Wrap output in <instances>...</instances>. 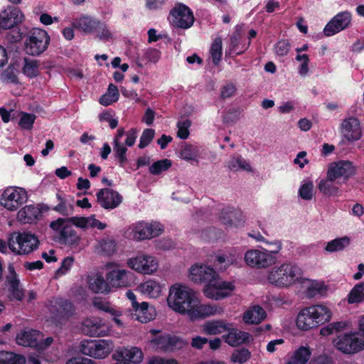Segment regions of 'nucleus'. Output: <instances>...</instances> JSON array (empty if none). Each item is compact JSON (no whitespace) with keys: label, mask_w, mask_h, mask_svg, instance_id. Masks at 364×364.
Segmentation results:
<instances>
[{"label":"nucleus","mask_w":364,"mask_h":364,"mask_svg":"<svg viewBox=\"0 0 364 364\" xmlns=\"http://www.w3.org/2000/svg\"><path fill=\"white\" fill-rule=\"evenodd\" d=\"M161 58V52L154 48H147L139 54L136 58V64L142 68L149 63H156Z\"/></svg>","instance_id":"c85d7f7f"},{"label":"nucleus","mask_w":364,"mask_h":364,"mask_svg":"<svg viewBox=\"0 0 364 364\" xmlns=\"http://www.w3.org/2000/svg\"><path fill=\"white\" fill-rule=\"evenodd\" d=\"M99 20L87 15H82L74 20L73 25L75 28L85 33H93L99 26Z\"/></svg>","instance_id":"7c9ffc66"},{"label":"nucleus","mask_w":364,"mask_h":364,"mask_svg":"<svg viewBox=\"0 0 364 364\" xmlns=\"http://www.w3.org/2000/svg\"><path fill=\"white\" fill-rule=\"evenodd\" d=\"M59 240L61 244L74 245L78 244L80 237L72 225H65L63 230H61L59 235Z\"/></svg>","instance_id":"473e14b6"},{"label":"nucleus","mask_w":364,"mask_h":364,"mask_svg":"<svg viewBox=\"0 0 364 364\" xmlns=\"http://www.w3.org/2000/svg\"><path fill=\"white\" fill-rule=\"evenodd\" d=\"M251 356V353L247 348L237 349L231 355L230 360L232 363L242 364L247 361Z\"/></svg>","instance_id":"3c124183"},{"label":"nucleus","mask_w":364,"mask_h":364,"mask_svg":"<svg viewBox=\"0 0 364 364\" xmlns=\"http://www.w3.org/2000/svg\"><path fill=\"white\" fill-rule=\"evenodd\" d=\"M314 184L312 181H307L301 186L299 196L304 200H309L313 197Z\"/></svg>","instance_id":"5fc2aeb1"},{"label":"nucleus","mask_w":364,"mask_h":364,"mask_svg":"<svg viewBox=\"0 0 364 364\" xmlns=\"http://www.w3.org/2000/svg\"><path fill=\"white\" fill-rule=\"evenodd\" d=\"M74 262V257H67L63 259V260L61 262V266L60 268L56 271V274L59 275H64L65 274L68 270L71 268Z\"/></svg>","instance_id":"0e129e2a"},{"label":"nucleus","mask_w":364,"mask_h":364,"mask_svg":"<svg viewBox=\"0 0 364 364\" xmlns=\"http://www.w3.org/2000/svg\"><path fill=\"white\" fill-rule=\"evenodd\" d=\"M193 306H191L187 314L192 321L205 318L220 312L219 307L216 305L201 304L198 296L196 297V305Z\"/></svg>","instance_id":"4be33fe9"},{"label":"nucleus","mask_w":364,"mask_h":364,"mask_svg":"<svg viewBox=\"0 0 364 364\" xmlns=\"http://www.w3.org/2000/svg\"><path fill=\"white\" fill-rule=\"evenodd\" d=\"M113 151L115 158L119 161V165L124 167L127 161V149L119 140H114Z\"/></svg>","instance_id":"a18cd8bd"},{"label":"nucleus","mask_w":364,"mask_h":364,"mask_svg":"<svg viewBox=\"0 0 364 364\" xmlns=\"http://www.w3.org/2000/svg\"><path fill=\"white\" fill-rule=\"evenodd\" d=\"M190 278L196 283H207L204 294L210 299L220 300L230 296L235 289L231 282L221 281L215 269L203 265L195 264L190 268Z\"/></svg>","instance_id":"f257e3e1"},{"label":"nucleus","mask_w":364,"mask_h":364,"mask_svg":"<svg viewBox=\"0 0 364 364\" xmlns=\"http://www.w3.org/2000/svg\"><path fill=\"white\" fill-rule=\"evenodd\" d=\"M168 20L176 28L187 29L191 28L195 21L191 9L182 3H177L170 11Z\"/></svg>","instance_id":"9d476101"},{"label":"nucleus","mask_w":364,"mask_h":364,"mask_svg":"<svg viewBox=\"0 0 364 364\" xmlns=\"http://www.w3.org/2000/svg\"><path fill=\"white\" fill-rule=\"evenodd\" d=\"M347 326L345 321H337L328 323L326 326L321 328L320 334L323 336H328L334 332H339Z\"/></svg>","instance_id":"8fccbe9b"},{"label":"nucleus","mask_w":364,"mask_h":364,"mask_svg":"<svg viewBox=\"0 0 364 364\" xmlns=\"http://www.w3.org/2000/svg\"><path fill=\"white\" fill-rule=\"evenodd\" d=\"M245 261L251 267L266 268L275 263L276 257L267 250H250L245 255Z\"/></svg>","instance_id":"f8f14e48"},{"label":"nucleus","mask_w":364,"mask_h":364,"mask_svg":"<svg viewBox=\"0 0 364 364\" xmlns=\"http://www.w3.org/2000/svg\"><path fill=\"white\" fill-rule=\"evenodd\" d=\"M213 63L217 65L221 60L223 55L222 39L220 37L215 38L210 50Z\"/></svg>","instance_id":"49530a36"},{"label":"nucleus","mask_w":364,"mask_h":364,"mask_svg":"<svg viewBox=\"0 0 364 364\" xmlns=\"http://www.w3.org/2000/svg\"><path fill=\"white\" fill-rule=\"evenodd\" d=\"M94 32L97 33V36L101 40H107L112 37V33L107 29L106 25L101 21H99V26Z\"/></svg>","instance_id":"e2e57ef3"},{"label":"nucleus","mask_w":364,"mask_h":364,"mask_svg":"<svg viewBox=\"0 0 364 364\" xmlns=\"http://www.w3.org/2000/svg\"><path fill=\"white\" fill-rule=\"evenodd\" d=\"M172 165V162L170 159H164L159 160L153 163L149 166V172L152 175H159L162 172L167 171Z\"/></svg>","instance_id":"de8ad7c7"},{"label":"nucleus","mask_w":364,"mask_h":364,"mask_svg":"<svg viewBox=\"0 0 364 364\" xmlns=\"http://www.w3.org/2000/svg\"><path fill=\"white\" fill-rule=\"evenodd\" d=\"M132 277L129 271L119 269L109 271L106 275L109 287L115 288L129 286Z\"/></svg>","instance_id":"5701e85b"},{"label":"nucleus","mask_w":364,"mask_h":364,"mask_svg":"<svg viewBox=\"0 0 364 364\" xmlns=\"http://www.w3.org/2000/svg\"><path fill=\"white\" fill-rule=\"evenodd\" d=\"M39 240L31 232H14L8 238L10 250L17 255H28L38 247Z\"/></svg>","instance_id":"423d86ee"},{"label":"nucleus","mask_w":364,"mask_h":364,"mask_svg":"<svg viewBox=\"0 0 364 364\" xmlns=\"http://www.w3.org/2000/svg\"><path fill=\"white\" fill-rule=\"evenodd\" d=\"M196 294L191 288L175 284L169 289L167 303L171 309L181 314H187L196 302Z\"/></svg>","instance_id":"20e7f679"},{"label":"nucleus","mask_w":364,"mask_h":364,"mask_svg":"<svg viewBox=\"0 0 364 364\" xmlns=\"http://www.w3.org/2000/svg\"><path fill=\"white\" fill-rule=\"evenodd\" d=\"M331 316V311L326 306L311 305L299 311L296 323L299 329L308 331L329 321Z\"/></svg>","instance_id":"f03ea898"},{"label":"nucleus","mask_w":364,"mask_h":364,"mask_svg":"<svg viewBox=\"0 0 364 364\" xmlns=\"http://www.w3.org/2000/svg\"><path fill=\"white\" fill-rule=\"evenodd\" d=\"M235 261V259H234L231 257H228L225 255H218L216 257L215 260V265L222 264L223 266H221L220 267V269L225 270L230 264H234Z\"/></svg>","instance_id":"680f3d73"},{"label":"nucleus","mask_w":364,"mask_h":364,"mask_svg":"<svg viewBox=\"0 0 364 364\" xmlns=\"http://www.w3.org/2000/svg\"><path fill=\"white\" fill-rule=\"evenodd\" d=\"M50 41V36L45 30L34 28L25 39V52L30 55H39L48 48Z\"/></svg>","instance_id":"0eeeda50"},{"label":"nucleus","mask_w":364,"mask_h":364,"mask_svg":"<svg viewBox=\"0 0 364 364\" xmlns=\"http://www.w3.org/2000/svg\"><path fill=\"white\" fill-rule=\"evenodd\" d=\"M89 288L95 293H105L110 291L108 281H105L102 276L99 275L93 280L89 281Z\"/></svg>","instance_id":"4c0bfd02"},{"label":"nucleus","mask_w":364,"mask_h":364,"mask_svg":"<svg viewBox=\"0 0 364 364\" xmlns=\"http://www.w3.org/2000/svg\"><path fill=\"white\" fill-rule=\"evenodd\" d=\"M226 330V324L220 321H207L203 325V332L207 335H217Z\"/></svg>","instance_id":"37998d69"},{"label":"nucleus","mask_w":364,"mask_h":364,"mask_svg":"<svg viewBox=\"0 0 364 364\" xmlns=\"http://www.w3.org/2000/svg\"><path fill=\"white\" fill-rule=\"evenodd\" d=\"M289 48L290 43L287 40L279 41L274 46L277 55L280 56H284L287 55L289 51Z\"/></svg>","instance_id":"052dcab7"},{"label":"nucleus","mask_w":364,"mask_h":364,"mask_svg":"<svg viewBox=\"0 0 364 364\" xmlns=\"http://www.w3.org/2000/svg\"><path fill=\"white\" fill-rule=\"evenodd\" d=\"M333 343L343 353L353 354L364 349V336L358 331L340 334L333 339Z\"/></svg>","instance_id":"6e6552de"},{"label":"nucleus","mask_w":364,"mask_h":364,"mask_svg":"<svg viewBox=\"0 0 364 364\" xmlns=\"http://www.w3.org/2000/svg\"><path fill=\"white\" fill-rule=\"evenodd\" d=\"M163 226L159 223H149L139 222L133 228V237L137 240H143L157 237L163 232Z\"/></svg>","instance_id":"f3484780"},{"label":"nucleus","mask_w":364,"mask_h":364,"mask_svg":"<svg viewBox=\"0 0 364 364\" xmlns=\"http://www.w3.org/2000/svg\"><path fill=\"white\" fill-rule=\"evenodd\" d=\"M155 136V131L153 129L147 128L145 129L139 139L138 147L139 149H144L152 141Z\"/></svg>","instance_id":"864d4df0"},{"label":"nucleus","mask_w":364,"mask_h":364,"mask_svg":"<svg viewBox=\"0 0 364 364\" xmlns=\"http://www.w3.org/2000/svg\"><path fill=\"white\" fill-rule=\"evenodd\" d=\"M5 358L6 364H25L26 358L23 355L6 352L2 355Z\"/></svg>","instance_id":"13d9d810"},{"label":"nucleus","mask_w":364,"mask_h":364,"mask_svg":"<svg viewBox=\"0 0 364 364\" xmlns=\"http://www.w3.org/2000/svg\"><path fill=\"white\" fill-rule=\"evenodd\" d=\"M301 277L302 270L297 264L284 262L272 268L268 273L267 279L277 287L287 288L298 282Z\"/></svg>","instance_id":"7ed1b4c3"},{"label":"nucleus","mask_w":364,"mask_h":364,"mask_svg":"<svg viewBox=\"0 0 364 364\" xmlns=\"http://www.w3.org/2000/svg\"><path fill=\"white\" fill-rule=\"evenodd\" d=\"M97 202L104 209L112 210L117 208L122 202V196L117 191L105 188L96 193Z\"/></svg>","instance_id":"a211bd4d"},{"label":"nucleus","mask_w":364,"mask_h":364,"mask_svg":"<svg viewBox=\"0 0 364 364\" xmlns=\"http://www.w3.org/2000/svg\"><path fill=\"white\" fill-rule=\"evenodd\" d=\"M80 352L97 359L106 358L111 351L110 344L106 340H84L80 346Z\"/></svg>","instance_id":"9b49d317"},{"label":"nucleus","mask_w":364,"mask_h":364,"mask_svg":"<svg viewBox=\"0 0 364 364\" xmlns=\"http://www.w3.org/2000/svg\"><path fill=\"white\" fill-rule=\"evenodd\" d=\"M362 301H364V282L355 284L348 296L349 304L360 303Z\"/></svg>","instance_id":"79ce46f5"},{"label":"nucleus","mask_w":364,"mask_h":364,"mask_svg":"<svg viewBox=\"0 0 364 364\" xmlns=\"http://www.w3.org/2000/svg\"><path fill=\"white\" fill-rule=\"evenodd\" d=\"M356 173V168L352 161L340 160L329 164L327 175L335 179L343 178L346 182Z\"/></svg>","instance_id":"ddd939ff"},{"label":"nucleus","mask_w":364,"mask_h":364,"mask_svg":"<svg viewBox=\"0 0 364 364\" xmlns=\"http://www.w3.org/2000/svg\"><path fill=\"white\" fill-rule=\"evenodd\" d=\"M66 223H68L66 217L58 218L57 220L50 222V228L55 232H59L60 234L61 230H63L65 225H68Z\"/></svg>","instance_id":"774afa93"},{"label":"nucleus","mask_w":364,"mask_h":364,"mask_svg":"<svg viewBox=\"0 0 364 364\" xmlns=\"http://www.w3.org/2000/svg\"><path fill=\"white\" fill-rule=\"evenodd\" d=\"M50 311L55 321L63 323L73 316L75 306L69 299L57 298L50 305Z\"/></svg>","instance_id":"4468645a"},{"label":"nucleus","mask_w":364,"mask_h":364,"mask_svg":"<svg viewBox=\"0 0 364 364\" xmlns=\"http://www.w3.org/2000/svg\"><path fill=\"white\" fill-rule=\"evenodd\" d=\"M311 355V351L309 347L300 346L293 354V357L303 364H306Z\"/></svg>","instance_id":"603ef678"},{"label":"nucleus","mask_w":364,"mask_h":364,"mask_svg":"<svg viewBox=\"0 0 364 364\" xmlns=\"http://www.w3.org/2000/svg\"><path fill=\"white\" fill-rule=\"evenodd\" d=\"M22 71L23 73L29 78L37 77L39 75L38 60L24 58V65L22 68Z\"/></svg>","instance_id":"c03bdc74"},{"label":"nucleus","mask_w":364,"mask_h":364,"mask_svg":"<svg viewBox=\"0 0 364 364\" xmlns=\"http://www.w3.org/2000/svg\"><path fill=\"white\" fill-rule=\"evenodd\" d=\"M119 93L118 88L113 84H109L106 93L102 95L100 98V103L103 106H108L119 100Z\"/></svg>","instance_id":"e433bc0d"},{"label":"nucleus","mask_w":364,"mask_h":364,"mask_svg":"<svg viewBox=\"0 0 364 364\" xmlns=\"http://www.w3.org/2000/svg\"><path fill=\"white\" fill-rule=\"evenodd\" d=\"M177 136L181 139H186L190 134L189 127L191 122L188 119L178 123Z\"/></svg>","instance_id":"bf43d9fd"},{"label":"nucleus","mask_w":364,"mask_h":364,"mask_svg":"<svg viewBox=\"0 0 364 364\" xmlns=\"http://www.w3.org/2000/svg\"><path fill=\"white\" fill-rule=\"evenodd\" d=\"M127 264L131 269L144 274H151L158 268V262L154 257L144 255L129 259Z\"/></svg>","instance_id":"dca6fc26"},{"label":"nucleus","mask_w":364,"mask_h":364,"mask_svg":"<svg viewBox=\"0 0 364 364\" xmlns=\"http://www.w3.org/2000/svg\"><path fill=\"white\" fill-rule=\"evenodd\" d=\"M150 333L154 336L149 341L150 346L156 351L161 353H173L182 349L188 343L181 337L170 333H161L160 331L151 329Z\"/></svg>","instance_id":"39448f33"},{"label":"nucleus","mask_w":364,"mask_h":364,"mask_svg":"<svg viewBox=\"0 0 364 364\" xmlns=\"http://www.w3.org/2000/svg\"><path fill=\"white\" fill-rule=\"evenodd\" d=\"M228 167L232 171H237L240 169L251 171V166L240 155L232 156L228 161Z\"/></svg>","instance_id":"ea45409f"},{"label":"nucleus","mask_w":364,"mask_h":364,"mask_svg":"<svg viewBox=\"0 0 364 364\" xmlns=\"http://www.w3.org/2000/svg\"><path fill=\"white\" fill-rule=\"evenodd\" d=\"M100 252L105 255L110 256L112 255L117 250V245L113 239L105 238L99 242Z\"/></svg>","instance_id":"09e8293b"},{"label":"nucleus","mask_w":364,"mask_h":364,"mask_svg":"<svg viewBox=\"0 0 364 364\" xmlns=\"http://www.w3.org/2000/svg\"><path fill=\"white\" fill-rule=\"evenodd\" d=\"M38 207L35 205H28L22 208L17 214L19 220L24 223H31L39 215Z\"/></svg>","instance_id":"f704fd0d"},{"label":"nucleus","mask_w":364,"mask_h":364,"mask_svg":"<svg viewBox=\"0 0 364 364\" xmlns=\"http://www.w3.org/2000/svg\"><path fill=\"white\" fill-rule=\"evenodd\" d=\"M349 245V237L346 236L338 237L328 242L325 247V250L328 252H339L344 250Z\"/></svg>","instance_id":"58836bf2"},{"label":"nucleus","mask_w":364,"mask_h":364,"mask_svg":"<svg viewBox=\"0 0 364 364\" xmlns=\"http://www.w3.org/2000/svg\"><path fill=\"white\" fill-rule=\"evenodd\" d=\"M250 334L247 332L232 329L224 336L225 342L231 346H237L247 342Z\"/></svg>","instance_id":"c9c22d12"},{"label":"nucleus","mask_w":364,"mask_h":364,"mask_svg":"<svg viewBox=\"0 0 364 364\" xmlns=\"http://www.w3.org/2000/svg\"><path fill=\"white\" fill-rule=\"evenodd\" d=\"M336 180L333 178L328 177L326 174V178L321 179L318 184L319 191L328 197L337 196L339 188L336 185Z\"/></svg>","instance_id":"72a5a7b5"},{"label":"nucleus","mask_w":364,"mask_h":364,"mask_svg":"<svg viewBox=\"0 0 364 364\" xmlns=\"http://www.w3.org/2000/svg\"><path fill=\"white\" fill-rule=\"evenodd\" d=\"M82 331L84 334L91 337H100L106 334L105 325L97 317L85 318L82 323Z\"/></svg>","instance_id":"b1692460"},{"label":"nucleus","mask_w":364,"mask_h":364,"mask_svg":"<svg viewBox=\"0 0 364 364\" xmlns=\"http://www.w3.org/2000/svg\"><path fill=\"white\" fill-rule=\"evenodd\" d=\"M38 331L33 329L23 331L20 333L17 334L16 341L17 344L25 347H42L43 345H39L38 341Z\"/></svg>","instance_id":"bb28decb"},{"label":"nucleus","mask_w":364,"mask_h":364,"mask_svg":"<svg viewBox=\"0 0 364 364\" xmlns=\"http://www.w3.org/2000/svg\"><path fill=\"white\" fill-rule=\"evenodd\" d=\"M144 289L146 292L149 295L154 297L158 295L159 292V286L158 284L153 281H148L144 284Z\"/></svg>","instance_id":"338daca9"},{"label":"nucleus","mask_w":364,"mask_h":364,"mask_svg":"<svg viewBox=\"0 0 364 364\" xmlns=\"http://www.w3.org/2000/svg\"><path fill=\"white\" fill-rule=\"evenodd\" d=\"M67 220L68 223H72L73 225H75L77 228H87L88 227V223H90L89 218H85V217H68Z\"/></svg>","instance_id":"69168bd1"},{"label":"nucleus","mask_w":364,"mask_h":364,"mask_svg":"<svg viewBox=\"0 0 364 364\" xmlns=\"http://www.w3.org/2000/svg\"><path fill=\"white\" fill-rule=\"evenodd\" d=\"M28 200L26 191L20 187L9 186L1 195V205L10 211L18 210Z\"/></svg>","instance_id":"1a4fd4ad"},{"label":"nucleus","mask_w":364,"mask_h":364,"mask_svg":"<svg viewBox=\"0 0 364 364\" xmlns=\"http://www.w3.org/2000/svg\"><path fill=\"white\" fill-rule=\"evenodd\" d=\"M220 220L228 227L241 228L244 226L245 219L240 210L226 208L222 210Z\"/></svg>","instance_id":"412c9836"},{"label":"nucleus","mask_w":364,"mask_h":364,"mask_svg":"<svg viewBox=\"0 0 364 364\" xmlns=\"http://www.w3.org/2000/svg\"><path fill=\"white\" fill-rule=\"evenodd\" d=\"M35 119L36 116L33 114L24 112L20 118L18 124L23 129H31L33 127Z\"/></svg>","instance_id":"4d7b16f0"},{"label":"nucleus","mask_w":364,"mask_h":364,"mask_svg":"<svg viewBox=\"0 0 364 364\" xmlns=\"http://www.w3.org/2000/svg\"><path fill=\"white\" fill-rule=\"evenodd\" d=\"M143 358L144 354L142 351L136 347H132L130 349L124 348L122 351L112 355V358L115 360H122V362L132 363L134 364L141 363Z\"/></svg>","instance_id":"a878e982"},{"label":"nucleus","mask_w":364,"mask_h":364,"mask_svg":"<svg viewBox=\"0 0 364 364\" xmlns=\"http://www.w3.org/2000/svg\"><path fill=\"white\" fill-rule=\"evenodd\" d=\"M23 14L18 7L7 6L0 12V29L13 28L23 21Z\"/></svg>","instance_id":"6ab92c4d"},{"label":"nucleus","mask_w":364,"mask_h":364,"mask_svg":"<svg viewBox=\"0 0 364 364\" xmlns=\"http://www.w3.org/2000/svg\"><path fill=\"white\" fill-rule=\"evenodd\" d=\"M267 316L265 311L259 305L254 306L247 311L243 316V320L247 323H260Z\"/></svg>","instance_id":"2f4dec72"},{"label":"nucleus","mask_w":364,"mask_h":364,"mask_svg":"<svg viewBox=\"0 0 364 364\" xmlns=\"http://www.w3.org/2000/svg\"><path fill=\"white\" fill-rule=\"evenodd\" d=\"M11 276L6 277V282L9 284V291L16 300L21 301L24 298V291L19 289L20 280L15 272L14 267H9Z\"/></svg>","instance_id":"cd10ccee"},{"label":"nucleus","mask_w":364,"mask_h":364,"mask_svg":"<svg viewBox=\"0 0 364 364\" xmlns=\"http://www.w3.org/2000/svg\"><path fill=\"white\" fill-rule=\"evenodd\" d=\"M136 319L141 323H147L155 318L154 309L149 308L147 302L143 301L133 308Z\"/></svg>","instance_id":"c756f323"},{"label":"nucleus","mask_w":364,"mask_h":364,"mask_svg":"<svg viewBox=\"0 0 364 364\" xmlns=\"http://www.w3.org/2000/svg\"><path fill=\"white\" fill-rule=\"evenodd\" d=\"M240 112L238 109H229L223 115V121L225 124H232L236 122L240 118Z\"/></svg>","instance_id":"6e6d98bb"},{"label":"nucleus","mask_w":364,"mask_h":364,"mask_svg":"<svg viewBox=\"0 0 364 364\" xmlns=\"http://www.w3.org/2000/svg\"><path fill=\"white\" fill-rule=\"evenodd\" d=\"M351 13L346 11L338 13L325 26L323 33L326 36H332L346 28L351 23Z\"/></svg>","instance_id":"2eb2a0df"},{"label":"nucleus","mask_w":364,"mask_h":364,"mask_svg":"<svg viewBox=\"0 0 364 364\" xmlns=\"http://www.w3.org/2000/svg\"><path fill=\"white\" fill-rule=\"evenodd\" d=\"M56 204H53L52 210L68 218L73 214L74 205L68 200V196L62 191H58L55 195Z\"/></svg>","instance_id":"393cba45"},{"label":"nucleus","mask_w":364,"mask_h":364,"mask_svg":"<svg viewBox=\"0 0 364 364\" xmlns=\"http://www.w3.org/2000/svg\"><path fill=\"white\" fill-rule=\"evenodd\" d=\"M341 133L349 141L359 140L362 137L360 121L354 117L344 119L341 124Z\"/></svg>","instance_id":"aec40b11"},{"label":"nucleus","mask_w":364,"mask_h":364,"mask_svg":"<svg viewBox=\"0 0 364 364\" xmlns=\"http://www.w3.org/2000/svg\"><path fill=\"white\" fill-rule=\"evenodd\" d=\"M199 154L200 151L198 148L192 144H186L180 151L181 158L187 161L198 162Z\"/></svg>","instance_id":"a19ab883"}]
</instances>
